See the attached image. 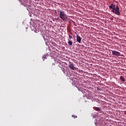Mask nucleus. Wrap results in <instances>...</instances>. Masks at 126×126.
Instances as JSON below:
<instances>
[{
  "label": "nucleus",
  "mask_w": 126,
  "mask_h": 126,
  "mask_svg": "<svg viewBox=\"0 0 126 126\" xmlns=\"http://www.w3.org/2000/svg\"><path fill=\"white\" fill-rule=\"evenodd\" d=\"M59 12L60 17L61 19H62V20L64 21V20H66V19H67V16H66V14L64 13L63 11L59 10Z\"/></svg>",
  "instance_id": "f257e3e1"
},
{
  "label": "nucleus",
  "mask_w": 126,
  "mask_h": 126,
  "mask_svg": "<svg viewBox=\"0 0 126 126\" xmlns=\"http://www.w3.org/2000/svg\"><path fill=\"white\" fill-rule=\"evenodd\" d=\"M112 12L117 15H121V13L120 12V8H119V6H117L116 8H114V9L112 10Z\"/></svg>",
  "instance_id": "f03ea898"
},
{
  "label": "nucleus",
  "mask_w": 126,
  "mask_h": 126,
  "mask_svg": "<svg viewBox=\"0 0 126 126\" xmlns=\"http://www.w3.org/2000/svg\"><path fill=\"white\" fill-rule=\"evenodd\" d=\"M21 3L25 6L28 5V0H20Z\"/></svg>",
  "instance_id": "7ed1b4c3"
},
{
  "label": "nucleus",
  "mask_w": 126,
  "mask_h": 126,
  "mask_svg": "<svg viewBox=\"0 0 126 126\" xmlns=\"http://www.w3.org/2000/svg\"><path fill=\"white\" fill-rule=\"evenodd\" d=\"M112 55H113V56H116V57H120V56H121V53L116 51V50H112Z\"/></svg>",
  "instance_id": "20e7f679"
},
{
  "label": "nucleus",
  "mask_w": 126,
  "mask_h": 126,
  "mask_svg": "<svg viewBox=\"0 0 126 126\" xmlns=\"http://www.w3.org/2000/svg\"><path fill=\"white\" fill-rule=\"evenodd\" d=\"M68 66L70 69H72L73 70H75L76 69V68L74 67V65H73L72 63L69 64Z\"/></svg>",
  "instance_id": "39448f33"
},
{
  "label": "nucleus",
  "mask_w": 126,
  "mask_h": 126,
  "mask_svg": "<svg viewBox=\"0 0 126 126\" xmlns=\"http://www.w3.org/2000/svg\"><path fill=\"white\" fill-rule=\"evenodd\" d=\"M76 40L78 43H79V44L81 43V37H80L79 35H76Z\"/></svg>",
  "instance_id": "423d86ee"
},
{
  "label": "nucleus",
  "mask_w": 126,
  "mask_h": 126,
  "mask_svg": "<svg viewBox=\"0 0 126 126\" xmlns=\"http://www.w3.org/2000/svg\"><path fill=\"white\" fill-rule=\"evenodd\" d=\"M109 7L110 9H112V10L114 9V8H115L116 5L115 4H111L109 6Z\"/></svg>",
  "instance_id": "0eeeda50"
},
{
  "label": "nucleus",
  "mask_w": 126,
  "mask_h": 126,
  "mask_svg": "<svg viewBox=\"0 0 126 126\" xmlns=\"http://www.w3.org/2000/svg\"><path fill=\"white\" fill-rule=\"evenodd\" d=\"M68 45L69 46H72V41L71 40H69V39H68Z\"/></svg>",
  "instance_id": "6e6552de"
},
{
  "label": "nucleus",
  "mask_w": 126,
  "mask_h": 126,
  "mask_svg": "<svg viewBox=\"0 0 126 126\" xmlns=\"http://www.w3.org/2000/svg\"><path fill=\"white\" fill-rule=\"evenodd\" d=\"M48 56V55H44L42 57V60L43 61H45V60H47V57Z\"/></svg>",
  "instance_id": "1a4fd4ad"
},
{
  "label": "nucleus",
  "mask_w": 126,
  "mask_h": 126,
  "mask_svg": "<svg viewBox=\"0 0 126 126\" xmlns=\"http://www.w3.org/2000/svg\"><path fill=\"white\" fill-rule=\"evenodd\" d=\"M95 111H97V112H101V108H99V107H95Z\"/></svg>",
  "instance_id": "9d476101"
},
{
  "label": "nucleus",
  "mask_w": 126,
  "mask_h": 126,
  "mask_svg": "<svg viewBox=\"0 0 126 126\" xmlns=\"http://www.w3.org/2000/svg\"><path fill=\"white\" fill-rule=\"evenodd\" d=\"M120 79L122 81H126V79H125V78H124V77H123V76H120Z\"/></svg>",
  "instance_id": "9b49d317"
},
{
  "label": "nucleus",
  "mask_w": 126,
  "mask_h": 126,
  "mask_svg": "<svg viewBox=\"0 0 126 126\" xmlns=\"http://www.w3.org/2000/svg\"><path fill=\"white\" fill-rule=\"evenodd\" d=\"M72 118H74V119H76L77 118V116L76 115H72Z\"/></svg>",
  "instance_id": "f8f14e48"
},
{
  "label": "nucleus",
  "mask_w": 126,
  "mask_h": 126,
  "mask_svg": "<svg viewBox=\"0 0 126 126\" xmlns=\"http://www.w3.org/2000/svg\"><path fill=\"white\" fill-rule=\"evenodd\" d=\"M62 70H63V73H65V70H64V69L63 68H61Z\"/></svg>",
  "instance_id": "ddd939ff"
},
{
  "label": "nucleus",
  "mask_w": 126,
  "mask_h": 126,
  "mask_svg": "<svg viewBox=\"0 0 126 126\" xmlns=\"http://www.w3.org/2000/svg\"><path fill=\"white\" fill-rule=\"evenodd\" d=\"M69 39H72V36H71V35H70V34H69Z\"/></svg>",
  "instance_id": "4468645a"
},
{
  "label": "nucleus",
  "mask_w": 126,
  "mask_h": 126,
  "mask_svg": "<svg viewBox=\"0 0 126 126\" xmlns=\"http://www.w3.org/2000/svg\"><path fill=\"white\" fill-rule=\"evenodd\" d=\"M72 84H73V85H75V86L76 87V86L75 85V83H74V82H73V83H72Z\"/></svg>",
  "instance_id": "2eb2a0df"
},
{
  "label": "nucleus",
  "mask_w": 126,
  "mask_h": 126,
  "mask_svg": "<svg viewBox=\"0 0 126 126\" xmlns=\"http://www.w3.org/2000/svg\"><path fill=\"white\" fill-rule=\"evenodd\" d=\"M78 89L79 91H82V90H80V89H78Z\"/></svg>",
  "instance_id": "dca6fc26"
},
{
  "label": "nucleus",
  "mask_w": 126,
  "mask_h": 126,
  "mask_svg": "<svg viewBox=\"0 0 126 126\" xmlns=\"http://www.w3.org/2000/svg\"><path fill=\"white\" fill-rule=\"evenodd\" d=\"M34 32H35V33H38V32H36V31H34Z\"/></svg>",
  "instance_id": "f3484780"
}]
</instances>
